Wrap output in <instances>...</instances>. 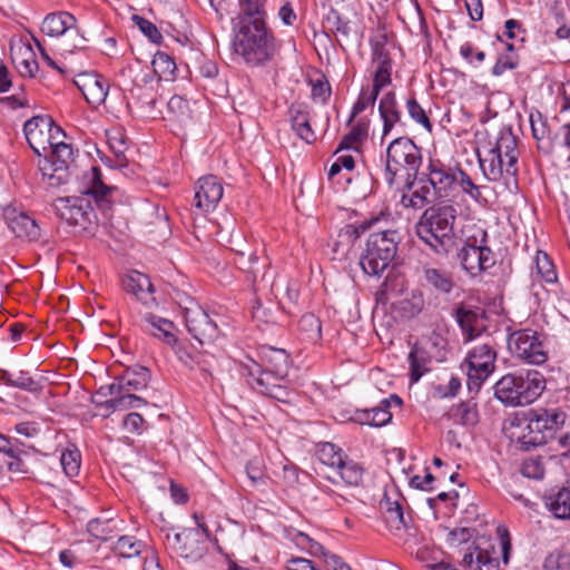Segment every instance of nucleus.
<instances>
[{
    "instance_id": "obj_43",
    "label": "nucleus",
    "mask_w": 570,
    "mask_h": 570,
    "mask_svg": "<svg viewBox=\"0 0 570 570\" xmlns=\"http://www.w3.org/2000/svg\"><path fill=\"white\" fill-rule=\"evenodd\" d=\"M392 403L401 406L403 402L399 395L391 394L389 399L382 400L377 406L372 407L371 421L373 426H384L392 420V413L390 412Z\"/></svg>"
},
{
    "instance_id": "obj_53",
    "label": "nucleus",
    "mask_w": 570,
    "mask_h": 570,
    "mask_svg": "<svg viewBox=\"0 0 570 570\" xmlns=\"http://www.w3.org/2000/svg\"><path fill=\"white\" fill-rule=\"evenodd\" d=\"M478 315L475 312L471 309H466L463 306H460L455 309V320L461 327V330L468 334V338H474L478 333L474 328L473 324L476 322Z\"/></svg>"
},
{
    "instance_id": "obj_42",
    "label": "nucleus",
    "mask_w": 570,
    "mask_h": 570,
    "mask_svg": "<svg viewBox=\"0 0 570 570\" xmlns=\"http://www.w3.org/2000/svg\"><path fill=\"white\" fill-rule=\"evenodd\" d=\"M450 416L462 425H474L479 421L476 403L466 401L451 407Z\"/></svg>"
},
{
    "instance_id": "obj_47",
    "label": "nucleus",
    "mask_w": 570,
    "mask_h": 570,
    "mask_svg": "<svg viewBox=\"0 0 570 570\" xmlns=\"http://www.w3.org/2000/svg\"><path fill=\"white\" fill-rule=\"evenodd\" d=\"M298 330L306 340L316 343L322 337V323L314 314H305L298 321Z\"/></svg>"
},
{
    "instance_id": "obj_59",
    "label": "nucleus",
    "mask_w": 570,
    "mask_h": 570,
    "mask_svg": "<svg viewBox=\"0 0 570 570\" xmlns=\"http://www.w3.org/2000/svg\"><path fill=\"white\" fill-rule=\"evenodd\" d=\"M175 353L178 360L189 370L196 368L197 357H199L198 352L195 348H190L180 344L174 346Z\"/></svg>"
},
{
    "instance_id": "obj_38",
    "label": "nucleus",
    "mask_w": 570,
    "mask_h": 570,
    "mask_svg": "<svg viewBox=\"0 0 570 570\" xmlns=\"http://www.w3.org/2000/svg\"><path fill=\"white\" fill-rule=\"evenodd\" d=\"M144 547L145 544L142 541L130 535H122L115 542L112 550L117 557L124 560H131L135 558L139 560L141 559L140 553Z\"/></svg>"
},
{
    "instance_id": "obj_60",
    "label": "nucleus",
    "mask_w": 570,
    "mask_h": 570,
    "mask_svg": "<svg viewBox=\"0 0 570 570\" xmlns=\"http://www.w3.org/2000/svg\"><path fill=\"white\" fill-rule=\"evenodd\" d=\"M392 66L391 67H376L374 76H373V86L371 89L374 92L380 94L381 90L391 83L392 78Z\"/></svg>"
},
{
    "instance_id": "obj_10",
    "label": "nucleus",
    "mask_w": 570,
    "mask_h": 570,
    "mask_svg": "<svg viewBox=\"0 0 570 570\" xmlns=\"http://www.w3.org/2000/svg\"><path fill=\"white\" fill-rule=\"evenodd\" d=\"M259 361L250 360L240 367L246 382L255 379L286 380L292 365L289 354L284 348L264 345L259 350Z\"/></svg>"
},
{
    "instance_id": "obj_4",
    "label": "nucleus",
    "mask_w": 570,
    "mask_h": 570,
    "mask_svg": "<svg viewBox=\"0 0 570 570\" xmlns=\"http://www.w3.org/2000/svg\"><path fill=\"white\" fill-rule=\"evenodd\" d=\"M422 165V147L407 136L394 138L385 149L384 180L389 188L405 181V189L412 190Z\"/></svg>"
},
{
    "instance_id": "obj_1",
    "label": "nucleus",
    "mask_w": 570,
    "mask_h": 570,
    "mask_svg": "<svg viewBox=\"0 0 570 570\" xmlns=\"http://www.w3.org/2000/svg\"><path fill=\"white\" fill-rule=\"evenodd\" d=\"M101 169L92 166L88 173L82 176L81 196H70L59 198L56 204V212L59 217L71 226L87 229L96 217L91 199L102 212L111 208V194L115 188L107 186L101 179Z\"/></svg>"
},
{
    "instance_id": "obj_37",
    "label": "nucleus",
    "mask_w": 570,
    "mask_h": 570,
    "mask_svg": "<svg viewBox=\"0 0 570 570\" xmlns=\"http://www.w3.org/2000/svg\"><path fill=\"white\" fill-rule=\"evenodd\" d=\"M341 480L348 487H358L363 482L364 468L362 464L350 459L347 455L343 460V464L336 470Z\"/></svg>"
},
{
    "instance_id": "obj_26",
    "label": "nucleus",
    "mask_w": 570,
    "mask_h": 570,
    "mask_svg": "<svg viewBox=\"0 0 570 570\" xmlns=\"http://www.w3.org/2000/svg\"><path fill=\"white\" fill-rule=\"evenodd\" d=\"M0 382L7 386L19 389L31 394H38L42 390L41 382L33 379L30 372L24 370L10 372L0 368Z\"/></svg>"
},
{
    "instance_id": "obj_16",
    "label": "nucleus",
    "mask_w": 570,
    "mask_h": 570,
    "mask_svg": "<svg viewBox=\"0 0 570 570\" xmlns=\"http://www.w3.org/2000/svg\"><path fill=\"white\" fill-rule=\"evenodd\" d=\"M186 327L202 345L213 343L219 336L217 324L210 318L208 313L202 307L187 308L185 314Z\"/></svg>"
},
{
    "instance_id": "obj_2",
    "label": "nucleus",
    "mask_w": 570,
    "mask_h": 570,
    "mask_svg": "<svg viewBox=\"0 0 570 570\" xmlns=\"http://www.w3.org/2000/svg\"><path fill=\"white\" fill-rule=\"evenodd\" d=\"M567 412L560 406H535L517 412L510 419V428L522 450L547 444L557 438V434L566 424Z\"/></svg>"
},
{
    "instance_id": "obj_50",
    "label": "nucleus",
    "mask_w": 570,
    "mask_h": 570,
    "mask_svg": "<svg viewBox=\"0 0 570 570\" xmlns=\"http://www.w3.org/2000/svg\"><path fill=\"white\" fill-rule=\"evenodd\" d=\"M405 106H406L409 116L416 124L421 125L424 129H426L429 132H431L433 129V125H432L426 111L423 109V107L416 100L414 94L410 95V97L406 99Z\"/></svg>"
},
{
    "instance_id": "obj_8",
    "label": "nucleus",
    "mask_w": 570,
    "mask_h": 570,
    "mask_svg": "<svg viewBox=\"0 0 570 570\" xmlns=\"http://www.w3.org/2000/svg\"><path fill=\"white\" fill-rule=\"evenodd\" d=\"M400 235L387 229L368 236L360 265L367 275L380 276L393 262L397 253Z\"/></svg>"
},
{
    "instance_id": "obj_44",
    "label": "nucleus",
    "mask_w": 570,
    "mask_h": 570,
    "mask_svg": "<svg viewBox=\"0 0 570 570\" xmlns=\"http://www.w3.org/2000/svg\"><path fill=\"white\" fill-rule=\"evenodd\" d=\"M345 456L346 454L341 448L330 442L322 443L317 451V458L320 462L334 470L343 464Z\"/></svg>"
},
{
    "instance_id": "obj_29",
    "label": "nucleus",
    "mask_w": 570,
    "mask_h": 570,
    "mask_svg": "<svg viewBox=\"0 0 570 570\" xmlns=\"http://www.w3.org/2000/svg\"><path fill=\"white\" fill-rule=\"evenodd\" d=\"M144 321L146 323V331L153 336L173 347L178 344L177 337L174 334L175 325L171 321L154 314H147Z\"/></svg>"
},
{
    "instance_id": "obj_57",
    "label": "nucleus",
    "mask_w": 570,
    "mask_h": 570,
    "mask_svg": "<svg viewBox=\"0 0 570 570\" xmlns=\"http://www.w3.org/2000/svg\"><path fill=\"white\" fill-rule=\"evenodd\" d=\"M519 66V57L517 53H500L492 67V75L499 77L507 70H513Z\"/></svg>"
},
{
    "instance_id": "obj_5",
    "label": "nucleus",
    "mask_w": 570,
    "mask_h": 570,
    "mask_svg": "<svg viewBox=\"0 0 570 570\" xmlns=\"http://www.w3.org/2000/svg\"><path fill=\"white\" fill-rule=\"evenodd\" d=\"M233 49L245 63L257 67L271 61L276 51L275 37L266 20H233Z\"/></svg>"
},
{
    "instance_id": "obj_23",
    "label": "nucleus",
    "mask_w": 570,
    "mask_h": 570,
    "mask_svg": "<svg viewBox=\"0 0 570 570\" xmlns=\"http://www.w3.org/2000/svg\"><path fill=\"white\" fill-rule=\"evenodd\" d=\"M532 136L537 141V148L544 155H551L558 145V134H552L548 119L539 111L530 114Z\"/></svg>"
},
{
    "instance_id": "obj_46",
    "label": "nucleus",
    "mask_w": 570,
    "mask_h": 570,
    "mask_svg": "<svg viewBox=\"0 0 570 570\" xmlns=\"http://www.w3.org/2000/svg\"><path fill=\"white\" fill-rule=\"evenodd\" d=\"M407 289V281L401 273L391 269L381 285L382 294L400 296Z\"/></svg>"
},
{
    "instance_id": "obj_39",
    "label": "nucleus",
    "mask_w": 570,
    "mask_h": 570,
    "mask_svg": "<svg viewBox=\"0 0 570 570\" xmlns=\"http://www.w3.org/2000/svg\"><path fill=\"white\" fill-rule=\"evenodd\" d=\"M266 0H239V13L233 20H266Z\"/></svg>"
},
{
    "instance_id": "obj_51",
    "label": "nucleus",
    "mask_w": 570,
    "mask_h": 570,
    "mask_svg": "<svg viewBox=\"0 0 570 570\" xmlns=\"http://www.w3.org/2000/svg\"><path fill=\"white\" fill-rule=\"evenodd\" d=\"M537 275L547 283H554L558 278L553 263L547 253L538 252L535 259Z\"/></svg>"
},
{
    "instance_id": "obj_58",
    "label": "nucleus",
    "mask_w": 570,
    "mask_h": 570,
    "mask_svg": "<svg viewBox=\"0 0 570 570\" xmlns=\"http://www.w3.org/2000/svg\"><path fill=\"white\" fill-rule=\"evenodd\" d=\"M377 220V217H373L371 219H366L357 224H348L342 229L341 236H345L350 242L354 243Z\"/></svg>"
},
{
    "instance_id": "obj_19",
    "label": "nucleus",
    "mask_w": 570,
    "mask_h": 570,
    "mask_svg": "<svg viewBox=\"0 0 570 570\" xmlns=\"http://www.w3.org/2000/svg\"><path fill=\"white\" fill-rule=\"evenodd\" d=\"M75 83L91 107H98L105 102L109 81L104 76L97 72H83L78 76Z\"/></svg>"
},
{
    "instance_id": "obj_12",
    "label": "nucleus",
    "mask_w": 570,
    "mask_h": 570,
    "mask_svg": "<svg viewBox=\"0 0 570 570\" xmlns=\"http://www.w3.org/2000/svg\"><path fill=\"white\" fill-rule=\"evenodd\" d=\"M497 352L490 344L474 346L468 354V389L478 393L495 370Z\"/></svg>"
},
{
    "instance_id": "obj_62",
    "label": "nucleus",
    "mask_w": 570,
    "mask_h": 570,
    "mask_svg": "<svg viewBox=\"0 0 570 570\" xmlns=\"http://www.w3.org/2000/svg\"><path fill=\"white\" fill-rule=\"evenodd\" d=\"M475 529L461 527L455 528L449 532L448 541L452 546H460L468 542L474 534Z\"/></svg>"
},
{
    "instance_id": "obj_13",
    "label": "nucleus",
    "mask_w": 570,
    "mask_h": 570,
    "mask_svg": "<svg viewBox=\"0 0 570 570\" xmlns=\"http://www.w3.org/2000/svg\"><path fill=\"white\" fill-rule=\"evenodd\" d=\"M26 139L39 157V159L53 145L59 135H65L62 129L55 125L48 116H35L27 120L23 125Z\"/></svg>"
},
{
    "instance_id": "obj_18",
    "label": "nucleus",
    "mask_w": 570,
    "mask_h": 570,
    "mask_svg": "<svg viewBox=\"0 0 570 570\" xmlns=\"http://www.w3.org/2000/svg\"><path fill=\"white\" fill-rule=\"evenodd\" d=\"M223 194L224 188L217 176H204L197 181L195 206L200 213H209L216 208Z\"/></svg>"
},
{
    "instance_id": "obj_22",
    "label": "nucleus",
    "mask_w": 570,
    "mask_h": 570,
    "mask_svg": "<svg viewBox=\"0 0 570 570\" xmlns=\"http://www.w3.org/2000/svg\"><path fill=\"white\" fill-rule=\"evenodd\" d=\"M379 114L383 122L382 140L387 137L396 126L405 127L394 91H387L382 96L379 101Z\"/></svg>"
},
{
    "instance_id": "obj_17",
    "label": "nucleus",
    "mask_w": 570,
    "mask_h": 570,
    "mask_svg": "<svg viewBox=\"0 0 570 570\" xmlns=\"http://www.w3.org/2000/svg\"><path fill=\"white\" fill-rule=\"evenodd\" d=\"M433 198L445 199L455 196L458 167H451L436 159L430 160Z\"/></svg>"
},
{
    "instance_id": "obj_11",
    "label": "nucleus",
    "mask_w": 570,
    "mask_h": 570,
    "mask_svg": "<svg viewBox=\"0 0 570 570\" xmlns=\"http://www.w3.org/2000/svg\"><path fill=\"white\" fill-rule=\"evenodd\" d=\"M544 338V335L535 330L522 328L509 335L508 347L511 354L520 361L532 365H542L549 357Z\"/></svg>"
},
{
    "instance_id": "obj_3",
    "label": "nucleus",
    "mask_w": 570,
    "mask_h": 570,
    "mask_svg": "<svg viewBox=\"0 0 570 570\" xmlns=\"http://www.w3.org/2000/svg\"><path fill=\"white\" fill-rule=\"evenodd\" d=\"M456 218L458 210L453 205H433L420 216L415 224V234L430 252L446 258L461 244L454 229Z\"/></svg>"
},
{
    "instance_id": "obj_21",
    "label": "nucleus",
    "mask_w": 570,
    "mask_h": 570,
    "mask_svg": "<svg viewBox=\"0 0 570 570\" xmlns=\"http://www.w3.org/2000/svg\"><path fill=\"white\" fill-rule=\"evenodd\" d=\"M121 286L128 294L134 295L144 305L155 303L154 285L148 275L131 271L121 278Z\"/></svg>"
},
{
    "instance_id": "obj_35",
    "label": "nucleus",
    "mask_w": 570,
    "mask_h": 570,
    "mask_svg": "<svg viewBox=\"0 0 570 570\" xmlns=\"http://www.w3.org/2000/svg\"><path fill=\"white\" fill-rule=\"evenodd\" d=\"M146 404L147 402L142 397L137 396L130 392H124L104 402H96L97 406L104 407L108 412L139 409Z\"/></svg>"
},
{
    "instance_id": "obj_41",
    "label": "nucleus",
    "mask_w": 570,
    "mask_h": 570,
    "mask_svg": "<svg viewBox=\"0 0 570 570\" xmlns=\"http://www.w3.org/2000/svg\"><path fill=\"white\" fill-rule=\"evenodd\" d=\"M367 125L365 122H356L351 130L341 139L335 154L342 150H358L361 145L367 137Z\"/></svg>"
},
{
    "instance_id": "obj_20",
    "label": "nucleus",
    "mask_w": 570,
    "mask_h": 570,
    "mask_svg": "<svg viewBox=\"0 0 570 570\" xmlns=\"http://www.w3.org/2000/svg\"><path fill=\"white\" fill-rule=\"evenodd\" d=\"M151 379L150 370L142 365L127 367L124 373L116 377V382L110 384L109 391L120 393L130 391H140L148 386Z\"/></svg>"
},
{
    "instance_id": "obj_63",
    "label": "nucleus",
    "mask_w": 570,
    "mask_h": 570,
    "mask_svg": "<svg viewBox=\"0 0 570 570\" xmlns=\"http://www.w3.org/2000/svg\"><path fill=\"white\" fill-rule=\"evenodd\" d=\"M331 96V86L324 78L317 79L312 86V98L326 104Z\"/></svg>"
},
{
    "instance_id": "obj_56",
    "label": "nucleus",
    "mask_w": 570,
    "mask_h": 570,
    "mask_svg": "<svg viewBox=\"0 0 570 570\" xmlns=\"http://www.w3.org/2000/svg\"><path fill=\"white\" fill-rule=\"evenodd\" d=\"M131 19L153 43L159 45L163 41V36L155 23L138 14H134Z\"/></svg>"
},
{
    "instance_id": "obj_28",
    "label": "nucleus",
    "mask_w": 570,
    "mask_h": 570,
    "mask_svg": "<svg viewBox=\"0 0 570 570\" xmlns=\"http://www.w3.org/2000/svg\"><path fill=\"white\" fill-rule=\"evenodd\" d=\"M425 285L439 294L449 295L455 287L452 273L431 266L423 267Z\"/></svg>"
},
{
    "instance_id": "obj_7",
    "label": "nucleus",
    "mask_w": 570,
    "mask_h": 570,
    "mask_svg": "<svg viewBox=\"0 0 570 570\" xmlns=\"http://www.w3.org/2000/svg\"><path fill=\"white\" fill-rule=\"evenodd\" d=\"M518 138L510 126L499 130L494 144L489 142L484 157L479 154V163L490 180H498L504 174L517 177L519 173Z\"/></svg>"
},
{
    "instance_id": "obj_45",
    "label": "nucleus",
    "mask_w": 570,
    "mask_h": 570,
    "mask_svg": "<svg viewBox=\"0 0 570 570\" xmlns=\"http://www.w3.org/2000/svg\"><path fill=\"white\" fill-rule=\"evenodd\" d=\"M387 37L380 35L370 39L372 62L376 67H391L392 59L389 50L386 49Z\"/></svg>"
},
{
    "instance_id": "obj_52",
    "label": "nucleus",
    "mask_w": 570,
    "mask_h": 570,
    "mask_svg": "<svg viewBox=\"0 0 570 570\" xmlns=\"http://www.w3.org/2000/svg\"><path fill=\"white\" fill-rule=\"evenodd\" d=\"M460 189L473 200L480 202L482 198L481 189L473 183L470 176L460 167L456 170L455 191Z\"/></svg>"
},
{
    "instance_id": "obj_31",
    "label": "nucleus",
    "mask_w": 570,
    "mask_h": 570,
    "mask_svg": "<svg viewBox=\"0 0 570 570\" xmlns=\"http://www.w3.org/2000/svg\"><path fill=\"white\" fill-rule=\"evenodd\" d=\"M548 510L554 518L570 520V484L544 498Z\"/></svg>"
},
{
    "instance_id": "obj_15",
    "label": "nucleus",
    "mask_w": 570,
    "mask_h": 570,
    "mask_svg": "<svg viewBox=\"0 0 570 570\" xmlns=\"http://www.w3.org/2000/svg\"><path fill=\"white\" fill-rule=\"evenodd\" d=\"M3 220L17 238L28 242H38L41 237V228L37 220L27 212L13 205L3 208Z\"/></svg>"
},
{
    "instance_id": "obj_36",
    "label": "nucleus",
    "mask_w": 570,
    "mask_h": 570,
    "mask_svg": "<svg viewBox=\"0 0 570 570\" xmlns=\"http://www.w3.org/2000/svg\"><path fill=\"white\" fill-rule=\"evenodd\" d=\"M456 252V259L461 267L470 274L472 277L480 274V259H479V246L474 244L464 243L463 246H459L454 249Z\"/></svg>"
},
{
    "instance_id": "obj_6",
    "label": "nucleus",
    "mask_w": 570,
    "mask_h": 570,
    "mask_svg": "<svg viewBox=\"0 0 570 570\" xmlns=\"http://www.w3.org/2000/svg\"><path fill=\"white\" fill-rule=\"evenodd\" d=\"M547 381L537 370L521 368L504 374L493 386L494 396L504 406H527L544 392Z\"/></svg>"
},
{
    "instance_id": "obj_30",
    "label": "nucleus",
    "mask_w": 570,
    "mask_h": 570,
    "mask_svg": "<svg viewBox=\"0 0 570 570\" xmlns=\"http://www.w3.org/2000/svg\"><path fill=\"white\" fill-rule=\"evenodd\" d=\"M322 27L326 37H330L331 35L335 36L342 48L343 46L340 38L347 39L352 30L350 21L344 19L334 8H330L327 13L324 14Z\"/></svg>"
},
{
    "instance_id": "obj_34",
    "label": "nucleus",
    "mask_w": 570,
    "mask_h": 570,
    "mask_svg": "<svg viewBox=\"0 0 570 570\" xmlns=\"http://www.w3.org/2000/svg\"><path fill=\"white\" fill-rule=\"evenodd\" d=\"M239 243L244 248H234V263L240 271L250 274L253 281H255L259 272L257 267L258 256L246 240H239Z\"/></svg>"
},
{
    "instance_id": "obj_25",
    "label": "nucleus",
    "mask_w": 570,
    "mask_h": 570,
    "mask_svg": "<svg viewBox=\"0 0 570 570\" xmlns=\"http://www.w3.org/2000/svg\"><path fill=\"white\" fill-rule=\"evenodd\" d=\"M286 380H274V379H255L249 380L247 384L249 387L268 397H272L278 402L287 403L291 400L292 391L286 385Z\"/></svg>"
},
{
    "instance_id": "obj_64",
    "label": "nucleus",
    "mask_w": 570,
    "mask_h": 570,
    "mask_svg": "<svg viewBox=\"0 0 570 570\" xmlns=\"http://www.w3.org/2000/svg\"><path fill=\"white\" fill-rule=\"evenodd\" d=\"M199 357H197L196 368L200 370L205 374L210 375L212 370L216 365V357L213 353L207 351H199Z\"/></svg>"
},
{
    "instance_id": "obj_61",
    "label": "nucleus",
    "mask_w": 570,
    "mask_h": 570,
    "mask_svg": "<svg viewBox=\"0 0 570 570\" xmlns=\"http://www.w3.org/2000/svg\"><path fill=\"white\" fill-rule=\"evenodd\" d=\"M461 389V381L456 376H452L448 384H438L434 392L439 397H454Z\"/></svg>"
},
{
    "instance_id": "obj_48",
    "label": "nucleus",
    "mask_w": 570,
    "mask_h": 570,
    "mask_svg": "<svg viewBox=\"0 0 570 570\" xmlns=\"http://www.w3.org/2000/svg\"><path fill=\"white\" fill-rule=\"evenodd\" d=\"M60 463L67 476H77L81 464L80 451L75 445L66 449L60 455Z\"/></svg>"
},
{
    "instance_id": "obj_14",
    "label": "nucleus",
    "mask_w": 570,
    "mask_h": 570,
    "mask_svg": "<svg viewBox=\"0 0 570 570\" xmlns=\"http://www.w3.org/2000/svg\"><path fill=\"white\" fill-rule=\"evenodd\" d=\"M41 31L49 37H60L67 32L75 33L71 45H63V50L72 52L73 50L85 49L87 39L80 35L77 28V19L67 11L48 13L41 24Z\"/></svg>"
},
{
    "instance_id": "obj_55",
    "label": "nucleus",
    "mask_w": 570,
    "mask_h": 570,
    "mask_svg": "<svg viewBox=\"0 0 570 570\" xmlns=\"http://www.w3.org/2000/svg\"><path fill=\"white\" fill-rule=\"evenodd\" d=\"M544 472L546 469L540 456H531L525 459L521 466L522 475L528 479L542 480Z\"/></svg>"
},
{
    "instance_id": "obj_32",
    "label": "nucleus",
    "mask_w": 570,
    "mask_h": 570,
    "mask_svg": "<svg viewBox=\"0 0 570 570\" xmlns=\"http://www.w3.org/2000/svg\"><path fill=\"white\" fill-rule=\"evenodd\" d=\"M380 508L383 519L391 530L399 531L407 528L402 504L397 500L392 501L391 498L385 495L380 502Z\"/></svg>"
},
{
    "instance_id": "obj_9",
    "label": "nucleus",
    "mask_w": 570,
    "mask_h": 570,
    "mask_svg": "<svg viewBox=\"0 0 570 570\" xmlns=\"http://www.w3.org/2000/svg\"><path fill=\"white\" fill-rule=\"evenodd\" d=\"M38 160V168L49 187H59L69 181L78 151L70 144L58 140Z\"/></svg>"
},
{
    "instance_id": "obj_33",
    "label": "nucleus",
    "mask_w": 570,
    "mask_h": 570,
    "mask_svg": "<svg viewBox=\"0 0 570 570\" xmlns=\"http://www.w3.org/2000/svg\"><path fill=\"white\" fill-rule=\"evenodd\" d=\"M407 360L410 363V382L416 383L430 371L431 356L424 347L415 344L412 346Z\"/></svg>"
},
{
    "instance_id": "obj_40",
    "label": "nucleus",
    "mask_w": 570,
    "mask_h": 570,
    "mask_svg": "<svg viewBox=\"0 0 570 570\" xmlns=\"http://www.w3.org/2000/svg\"><path fill=\"white\" fill-rule=\"evenodd\" d=\"M153 69L159 79L165 81H173L177 70L176 62L168 53L157 51L151 61Z\"/></svg>"
},
{
    "instance_id": "obj_24",
    "label": "nucleus",
    "mask_w": 570,
    "mask_h": 570,
    "mask_svg": "<svg viewBox=\"0 0 570 570\" xmlns=\"http://www.w3.org/2000/svg\"><path fill=\"white\" fill-rule=\"evenodd\" d=\"M292 130L306 144L316 141V134L311 126L308 107L303 104L292 105L288 109Z\"/></svg>"
},
{
    "instance_id": "obj_27",
    "label": "nucleus",
    "mask_w": 570,
    "mask_h": 570,
    "mask_svg": "<svg viewBox=\"0 0 570 570\" xmlns=\"http://www.w3.org/2000/svg\"><path fill=\"white\" fill-rule=\"evenodd\" d=\"M392 189L400 193V204L404 208L422 209L432 202L430 186L417 187L416 189L406 190L405 181L399 183Z\"/></svg>"
},
{
    "instance_id": "obj_49",
    "label": "nucleus",
    "mask_w": 570,
    "mask_h": 570,
    "mask_svg": "<svg viewBox=\"0 0 570 570\" xmlns=\"http://www.w3.org/2000/svg\"><path fill=\"white\" fill-rule=\"evenodd\" d=\"M302 538V542H307L309 544V549L313 553L322 552L326 559V563L331 566L334 570H352V568L343 561V559L334 553H325L323 552L324 548L318 542L312 540L307 534L299 533Z\"/></svg>"
},
{
    "instance_id": "obj_54",
    "label": "nucleus",
    "mask_w": 570,
    "mask_h": 570,
    "mask_svg": "<svg viewBox=\"0 0 570 570\" xmlns=\"http://www.w3.org/2000/svg\"><path fill=\"white\" fill-rule=\"evenodd\" d=\"M379 95L380 94L374 92L373 89H370L368 87H363L357 97V100L353 105L352 112H351L347 124L352 122L353 119L357 115L363 112L366 108L374 107Z\"/></svg>"
}]
</instances>
